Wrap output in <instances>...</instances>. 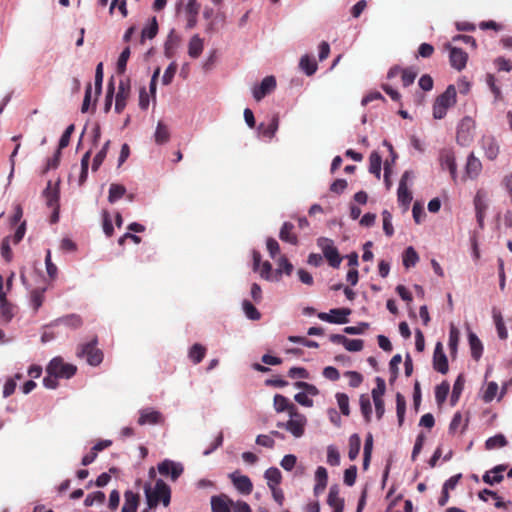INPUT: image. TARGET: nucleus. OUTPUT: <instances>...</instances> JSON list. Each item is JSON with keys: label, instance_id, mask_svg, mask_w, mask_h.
I'll return each instance as SVG.
<instances>
[{"label": "nucleus", "instance_id": "obj_1", "mask_svg": "<svg viewBox=\"0 0 512 512\" xmlns=\"http://www.w3.org/2000/svg\"><path fill=\"white\" fill-rule=\"evenodd\" d=\"M457 92L454 85H449L446 90L440 94L433 104V117L442 119L446 116L447 110L456 104Z\"/></svg>", "mask_w": 512, "mask_h": 512}, {"label": "nucleus", "instance_id": "obj_2", "mask_svg": "<svg viewBox=\"0 0 512 512\" xmlns=\"http://www.w3.org/2000/svg\"><path fill=\"white\" fill-rule=\"evenodd\" d=\"M146 497L149 508L156 507L160 502L168 506L171 499L170 487L162 479H158L153 489L146 490Z\"/></svg>", "mask_w": 512, "mask_h": 512}, {"label": "nucleus", "instance_id": "obj_3", "mask_svg": "<svg viewBox=\"0 0 512 512\" xmlns=\"http://www.w3.org/2000/svg\"><path fill=\"white\" fill-rule=\"evenodd\" d=\"M96 345V339H93L86 344L80 345L77 350V356L80 358H85L86 361L92 366L99 365L103 360V353L100 349L97 348Z\"/></svg>", "mask_w": 512, "mask_h": 512}, {"label": "nucleus", "instance_id": "obj_4", "mask_svg": "<svg viewBox=\"0 0 512 512\" xmlns=\"http://www.w3.org/2000/svg\"><path fill=\"white\" fill-rule=\"evenodd\" d=\"M474 131L475 121L469 116L462 118L457 128V143L461 146H469L474 139Z\"/></svg>", "mask_w": 512, "mask_h": 512}, {"label": "nucleus", "instance_id": "obj_5", "mask_svg": "<svg viewBox=\"0 0 512 512\" xmlns=\"http://www.w3.org/2000/svg\"><path fill=\"white\" fill-rule=\"evenodd\" d=\"M76 366L65 363L62 358H53L46 368L47 374L56 375L58 378L69 379L76 373Z\"/></svg>", "mask_w": 512, "mask_h": 512}, {"label": "nucleus", "instance_id": "obj_6", "mask_svg": "<svg viewBox=\"0 0 512 512\" xmlns=\"http://www.w3.org/2000/svg\"><path fill=\"white\" fill-rule=\"evenodd\" d=\"M318 245L322 248L324 257L327 259L329 265L338 268L342 258L337 248L333 245V242L327 238H320L318 239Z\"/></svg>", "mask_w": 512, "mask_h": 512}, {"label": "nucleus", "instance_id": "obj_7", "mask_svg": "<svg viewBox=\"0 0 512 512\" xmlns=\"http://www.w3.org/2000/svg\"><path fill=\"white\" fill-rule=\"evenodd\" d=\"M351 314L349 308H334L329 313L321 312L318 314L319 319L329 323L346 324L348 323V316Z\"/></svg>", "mask_w": 512, "mask_h": 512}, {"label": "nucleus", "instance_id": "obj_8", "mask_svg": "<svg viewBox=\"0 0 512 512\" xmlns=\"http://www.w3.org/2000/svg\"><path fill=\"white\" fill-rule=\"evenodd\" d=\"M289 416L290 420L286 422L285 429L288 430L293 436L297 438L301 437L304 434L306 417L298 410Z\"/></svg>", "mask_w": 512, "mask_h": 512}, {"label": "nucleus", "instance_id": "obj_9", "mask_svg": "<svg viewBox=\"0 0 512 512\" xmlns=\"http://www.w3.org/2000/svg\"><path fill=\"white\" fill-rule=\"evenodd\" d=\"M137 423L140 426L163 424L164 416L157 410L152 408H144L139 411Z\"/></svg>", "mask_w": 512, "mask_h": 512}, {"label": "nucleus", "instance_id": "obj_10", "mask_svg": "<svg viewBox=\"0 0 512 512\" xmlns=\"http://www.w3.org/2000/svg\"><path fill=\"white\" fill-rule=\"evenodd\" d=\"M329 340L334 344H342L350 352L361 351L364 347L362 339H349L341 334H331Z\"/></svg>", "mask_w": 512, "mask_h": 512}, {"label": "nucleus", "instance_id": "obj_11", "mask_svg": "<svg viewBox=\"0 0 512 512\" xmlns=\"http://www.w3.org/2000/svg\"><path fill=\"white\" fill-rule=\"evenodd\" d=\"M433 368L441 374H446L449 370L448 359L444 353L443 345L437 342L433 353Z\"/></svg>", "mask_w": 512, "mask_h": 512}, {"label": "nucleus", "instance_id": "obj_12", "mask_svg": "<svg viewBox=\"0 0 512 512\" xmlns=\"http://www.w3.org/2000/svg\"><path fill=\"white\" fill-rule=\"evenodd\" d=\"M158 471L162 476H170L171 480L175 481L183 473V466L166 459L158 465Z\"/></svg>", "mask_w": 512, "mask_h": 512}, {"label": "nucleus", "instance_id": "obj_13", "mask_svg": "<svg viewBox=\"0 0 512 512\" xmlns=\"http://www.w3.org/2000/svg\"><path fill=\"white\" fill-rule=\"evenodd\" d=\"M411 176L410 171H405L400 179L399 187L397 191L398 202L405 208L409 206L412 201V193L408 190L407 181Z\"/></svg>", "mask_w": 512, "mask_h": 512}, {"label": "nucleus", "instance_id": "obj_14", "mask_svg": "<svg viewBox=\"0 0 512 512\" xmlns=\"http://www.w3.org/2000/svg\"><path fill=\"white\" fill-rule=\"evenodd\" d=\"M446 47L450 51L449 59L451 66L458 71L463 70L468 60V54L462 49L452 47L451 45H447Z\"/></svg>", "mask_w": 512, "mask_h": 512}, {"label": "nucleus", "instance_id": "obj_15", "mask_svg": "<svg viewBox=\"0 0 512 512\" xmlns=\"http://www.w3.org/2000/svg\"><path fill=\"white\" fill-rule=\"evenodd\" d=\"M234 487L243 495H249L253 490V484L248 476L239 475L238 472L229 475Z\"/></svg>", "mask_w": 512, "mask_h": 512}, {"label": "nucleus", "instance_id": "obj_16", "mask_svg": "<svg viewBox=\"0 0 512 512\" xmlns=\"http://www.w3.org/2000/svg\"><path fill=\"white\" fill-rule=\"evenodd\" d=\"M276 87V79L274 76L265 77L259 86L253 89V97L260 101L267 94L271 93Z\"/></svg>", "mask_w": 512, "mask_h": 512}, {"label": "nucleus", "instance_id": "obj_17", "mask_svg": "<svg viewBox=\"0 0 512 512\" xmlns=\"http://www.w3.org/2000/svg\"><path fill=\"white\" fill-rule=\"evenodd\" d=\"M481 146L487 159L493 161L497 158L499 154V145L494 136L484 135L481 138Z\"/></svg>", "mask_w": 512, "mask_h": 512}, {"label": "nucleus", "instance_id": "obj_18", "mask_svg": "<svg viewBox=\"0 0 512 512\" xmlns=\"http://www.w3.org/2000/svg\"><path fill=\"white\" fill-rule=\"evenodd\" d=\"M440 165L443 169H448L452 178L456 179L457 164L455 161L454 153L449 149H444L440 152Z\"/></svg>", "mask_w": 512, "mask_h": 512}, {"label": "nucleus", "instance_id": "obj_19", "mask_svg": "<svg viewBox=\"0 0 512 512\" xmlns=\"http://www.w3.org/2000/svg\"><path fill=\"white\" fill-rule=\"evenodd\" d=\"M233 501L225 494L212 496L211 509L212 512H231Z\"/></svg>", "mask_w": 512, "mask_h": 512}, {"label": "nucleus", "instance_id": "obj_20", "mask_svg": "<svg viewBox=\"0 0 512 512\" xmlns=\"http://www.w3.org/2000/svg\"><path fill=\"white\" fill-rule=\"evenodd\" d=\"M327 503L333 509V512L344 511V499L339 496V489L336 485L330 487Z\"/></svg>", "mask_w": 512, "mask_h": 512}, {"label": "nucleus", "instance_id": "obj_21", "mask_svg": "<svg viewBox=\"0 0 512 512\" xmlns=\"http://www.w3.org/2000/svg\"><path fill=\"white\" fill-rule=\"evenodd\" d=\"M482 170L481 161L474 155V153H470L467 159L465 174L467 177L471 179H475L479 176Z\"/></svg>", "mask_w": 512, "mask_h": 512}, {"label": "nucleus", "instance_id": "obj_22", "mask_svg": "<svg viewBox=\"0 0 512 512\" xmlns=\"http://www.w3.org/2000/svg\"><path fill=\"white\" fill-rule=\"evenodd\" d=\"M507 469L506 465H497L483 475V481L489 485L500 483L504 479L503 472Z\"/></svg>", "mask_w": 512, "mask_h": 512}, {"label": "nucleus", "instance_id": "obj_23", "mask_svg": "<svg viewBox=\"0 0 512 512\" xmlns=\"http://www.w3.org/2000/svg\"><path fill=\"white\" fill-rule=\"evenodd\" d=\"M43 196L46 199V204L50 208L59 207V189L57 186L52 187V182L48 181Z\"/></svg>", "mask_w": 512, "mask_h": 512}, {"label": "nucleus", "instance_id": "obj_24", "mask_svg": "<svg viewBox=\"0 0 512 512\" xmlns=\"http://www.w3.org/2000/svg\"><path fill=\"white\" fill-rule=\"evenodd\" d=\"M274 408L277 412L287 411L289 415L298 410L288 398L280 394L274 396Z\"/></svg>", "mask_w": 512, "mask_h": 512}, {"label": "nucleus", "instance_id": "obj_25", "mask_svg": "<svg viewBox=\"0 0 512 512\" xmlns=\"http://www.w3.org/2000/svg\"><path fill=\"white\" fill-rule=\"evenodd\" d=\"M294 225L291 222H284L279 233V238L287 243H290L292 245L298 244V237L293 232Z\"/></svg>", "mask_w": 512, "mask_h": 512}, {"label": "nucleus", "instance_id": "obj_26", "mask_svg": "<svg viewBox=\"0 0 512 512\" xmlns=\"http://www.w3.org/2000/svg\"><path fill=\"white\" fill-rule=\"evenodd\" d=\"M315 480H316V484L314 486V493H315V495H319L320 493H322L325 490V488L327 486L328 473H327L326 468L319 466L316 469Z\"/></svg>", "mask_w": 512, "mask_h": 512}, {"label": "nucleus", "instance_id": "obj_27", "mask_svg": "<svg viewBox=\"0 0 512 512\" xmlns=\"http://www.w3.org/2000/svg\"><path fill=\"white\" fill-rule=\"evenodd\" d=\"M279 127V117L274 115L268 125L261 123L258 127L259 132L266 138L272 139Z\"/></svg>", "mask_w": 512, "mask_h": 512}, {"label": "nucleus", "instance_id": "obj_28", "mask_svg": "<svg viewBox=\"0 0 512 512\" xmlns=\"http://www.w3.org/2000/svg\"><path fill=\"white\" fill-rule=\"evenodd\" d=\"M469 346L471 349V356L476 361L479 360L483 353V345L477 335L473 332H469L468 334Z\"/></svg>", "mask_w": 512, "mask_h": 512}, {"label": "nucleus", "instance_id": "obj_29", "mask_svg": "<svg viewBox=\"0 0 512 512\" xmlns=\"http://www.w3.org/2000/svg\"><path fill=\"white\" fill-rule=\"evenodd\" d=\"M207 349L200 343L193 344L188 352V357L193 364H199L205 357Z\"/></svg>", "mask_w": 512, "mask_h": 512}, {"label": "nucleus", "instance_id": "obj_30", "mask_svg": "<svg viewBox=\"0 0 512 512\" xmlns=\"http://www.w3.org/2000/svg\"><path fill=\"white\" fill-rule=\"evenodd\" d=\"M128 96V92L125 89V82L123 79L119 81V90L116 94L115 98V111L117 113H121L126 107V98Z\"/></svg>", "mask_w": 512, "mask_h": 512}, {"label": "nucleus", "instance_id": "obj_31", "mask_svg": "<svg viewBox=\"0 0 512 512\" xmlns=\"http://www.w3.org/2000/svg\"><path fill=\"white\" fill-rule=\"evenodd\" d=\"M474 206H475V211H476L477 222H478L480 228H483L484 217H485L487 205L484 202V200L482 199L479 192L476 194V196L474 198Z\"/></svg>", "mask_w": 512, "mask_h": 512}, {"label": "nucleus", "instance_id": "obj_32", "mask_svg": "<svg viewBox=\"0 0 512 512\" xmlns=\"http://www.w3.org/2000/svg\"><path fill=\"white\" fill-rule=\"evenodd\" d=\"M264 477L269 488L277 487L282 481L281 471L276 467L268 468L264 473Z\"/></svg>", "mask_w": 512, "mask_h": 512}, {"label": "nucleus", "instance_id": "obj_33", "mask_svg": "<svg viewBox=\"0 0 512 512\" xmlns=\"http://www.w3.org/2000/svg\"><path fill=\"white\" fill-rule=\"evenodd\" d=\"M101 224L105 236L112 237L114 235L113 217L106 209L101 212Z\"/></svg>", "mask_w": 512, "mask_h": 512}, {"label": "nucleus", "instance_id": "obj_34", "mask_svg": "<svg viewBox=\"0 0 512 512\" xmlns=\"http://www.w3.org/2000/svg\"><path fill=\"white\" fill-rule=\"evenodd\" d=\"M203 40L199 37V35H194L188 45V54L192 58H198L203 51Z\"/></svg>", "mask_w": 512, "mask_h": 512}, {"label": "nucleus", "instance_id": "obj_35", "mask_svg": "<svg viewBox=\"0 0 512 512\" xmlns=\"http://www.w3.org/2000/svg\"><path fill=\"white\" fill-rule=\"evenodd\" d=\"M299 67L307 76H312L317 71L316 61L309 55H303L301 57Z\"/></svg>", "mask_w": 512, "mask_h": 512}, {"label": "nucleus", "instance_id": "obj_36", "mask_svg": "<svg viewBox=\"0 0 512 512\" xmlns=\"http://www.w3.org/2000/svg\"><path fill=\"white\" fill-rule=\"evenodd\" d=\"M126 195V188L123 185L111 184L108 191V201L111 204L116 203Z\"/></svg>", "mask_w": 512, "mask_h": 512}, {"label": "nucleus", "instance_id": "obj_37", "mask_svg": "<svg viewBox=\"0 0 512 512\" xmlns=\"http://www.w3.org/2000/svg\"><path fill=\"white\" fill-rule=\"evenodd\" d=\"M381 164L382 158L380 154L376 151H373L369 157V172L374 174L378 179H380L381 175Z\"/></svg>", "mask_w": 512, "mask_h": 512}, {"label": "nucleus", "instance_id": "obj_38", "mask_svg": "<svg viewBox=\"0 0 512 512\" xmlns=\"http://www.w3.org/2000/svg\"><path fill=\"white\" fill-rule=\"evenodd\" d=\"M493 319L495 322V326L497 329V333L500 339H506L508 337V332L504 324V320L502 314L497 309H493Z\"/></svg>", "mask_w": 512, "mask_h": 512}, {"label": "nucleus", "instance_id": "obj_39", "mask_svg": "<svg viewBox=\"0 0 512 512\" xmlns=\"http://www.w3.org/2000/svg\"><path fill=\"white\" fill-rule=\"evenodd\" d=\"M361 439L358 434H353L349 438L348 457L350 460H355L360 452Z\"/></svg>", "mask_w": 512, "mask_h": 512}, {"label": "nucleus", "instance_id": "obj_40", "mask_svg": "<svg viewBox=\"0 0 512 512\" xmlns=\"http://www.w3.org/2000/svg\"><path fill=\"white\" fill-rule=\"evenodd\" d=\"M418 261L419 256L416 250L412 246L406 248L403 253V265L406 268H411L414 267Z\"/></svg>", "mask_w": 512, "mask_h": 512}, {"label": "nucleus", "instance_id": "obj_41", "mask_svg": "<svg viewBox=\"0 0 512 512\" xmlns=\"http://www.w3.org/2000/svg\"><path fill=\"white\" fill-rule=\"evenodd\" d=\"M450 391V385L447 381H443L435 388V399L438 406L443 405Z\"/></svg>", "mask_w": 512, "mask_h": 512}, {"label": "nucleus", "instance_id": "obj_42", "mask_svg": "<svg viewBox=\"0 0 512 512\" xmlns=\"http://www.w3.org/2000/svg\"><path fill=\"white\" fill-rule=\"evenodd\" d=\"M464 384H465L464 376L462 374H460L457 377V379L455 380L454 385H453L452 395H451V399H450L452 406H454L458 402L460 395L464 389Z\"/></svg>", "mask_w": 512, "mask_h": 512}, {"label": "nucleus", "instance_id": "obj_43", "mask_svg": "<svg viewBox=\"0 0 512 512\" xmlns=\"http://www.w3.org/2000/svg\"><path fill=\"white\" fill-rule=\"evenodd\" d=\"M158 33V22L156 17H152L149 20V23L142 29L141 35L142 40L144 39H153Z\"/></svg>", "mask_w": 512, "mask_h": 512}, {"label": "nucleus", "instance_id": "obj_44", "mask_svg": "<svg viewBox=\"0 0 512 512\" xmlns=\"http://www.w3.org/2000/svg\"><path fill=\"white\" fill-rule=\"evenodd\" d=\"M507 443V439L503 434H497L486 440L485 447L487 450H493L496 448L505 447Z\"/></svg>", "mask_w": 512, "mask_h": 512}, {"label": "nucleus", "instance_id": "obj_45", "mask_svg": "<svg viewBox=\"0 0 512 512\" xmlns=\"http://www.w3.org/2000/svg\"><path fill=\"white\" fill-rule=\"evenodd\" d=\"M406 411V400L401 393L396 394V413L398 418L399 426H402L404 422V416Z\"/></svg>", "mask_w": 512, "mask_h": 512}, {"label": "nucleus", "instance_id": "obj_46", "mask_svg": "<svg viewBox=\"0 0 512 512\" xmlns=\"http://www.w3.org/2000/svg\"><path fill=\"white\" fill-rule=\"evenodd\" d=\"M170 138V133L168 130V127L163 124L162 122H159L156 128L155 132V141L158 144H164L166 143Z\"/></svg>", "mask_w": 512, "mask_h": 512}, {"label": "nucleus", "instance_id": "obj_47", "mask_svg": "<svg viewBox=\"0 0 512 512\" xmlns=\"http://www.w3.org/2000/svg\"><path fill=\"white\" fill-rule=\"evenodd\" d=\"M459 343V331L455 326H451L449 331V349L452 356H455L457 352V346Z\"/></svg>", "mask_w": 512, "mask_h": 512}, {"label": "nucleus", "instance_id": "obj_48", "mask_svg": "<svg viewBox=\"0 0 512 512\" xmlns=\"http://www.w3.org/2000/svg\"><path fill=\"white\" fill-rule=\"evenodd\" d=\"M59 322L73 329H77L83 324L82 318L76 314L67 315L59 319Z\"/></svg>", "mask_w": 512, "mask_h": 512}, {"label": "nucleus", "instance_id": "obj_49", "mask_svg": "<svg viewBox=\"0 0 512 512\" xmlns=\"http://www.w3.org/2000/svg\"><path fill=\"white\" fill-rule=\"evenodd\" d=\"M360 408L361 412L366 420V422H370L371 420V414H372V407L371 402L368 396L361 395L360 396Z\"/></svg>", "mask_w": 512, "mask_h": 512}, {"label": "nucleus", "instance_id": "obj_50", "mask_svg": "<svg viewBox=\"0 0 512 512\" xmlns=\"http://www.w3.org/2000/svg\"><path fill=\"white\" fill-rule=\"evenodd\" d=\"M242 306L247 318L251 320H259L261 318L260 312L250 301L244 300Z\"/></svg>", "mask_w": 512, "mask_h": 512}, {"label": "nucleus", "instance_id": "obj_51", "mask_svg": "<svg viewBox=\"0 0 512 512\" xmlns=\"http://www.w3.org/2000/svg\"><path fill=\"white\" fill-rule=\"evenodd\" d=\"M128 61V47H125L121 52L116 65V72L119 76L123 77L126 71V65Z\"/></svg>", "mask_w": 512, "mask_h": 512}, {"label": "nucleus", "instance_id": "obj_52", "mask_svg": "<svg viewBox=\"0 0 512 512\" xmlns=\"http://www.w3.org/2000/svg\"><path fill=\"white\" fill-rule=\"evenodd\" d=\"M498 384L496 382H489L487 384L486 390L482 396V399L485 403H490L496 396L498 392Z\"/></svg>", "mask_w": 512, "mask_h": 512}, {"label": "nucleus", "instance_id": "obj_53", "mask_svg": "<svg viewBox=\"0 0 512 512\" xmlns=\"http://www.w3.org/2000/svg\"><path fill=\"white\" fill-rule=\"evenodd\" d=\"M278 268L276 270V274L281 275L285 273L286 275H290L293 271V265L289 262V260L285 256H281L278 260Z\"/></svg>", "mask_w": 512, "mask_h": 512}, {"label": "nucleus", "instance_id": "obj_54", "mask_svg": "<svg viewBox=\"0 0 512 512\" xmlns=\"http://www.w3.org/2000/svg\"><path fill=\"white\" fill-rule=\"evenodd\" d=\"M44 289H35L31 292V304L35 311H37L44 301Z\"/></svg>", "mask_w": 512, "mask_h": 512}, {"label": "nucleus", "instance_id": "obj_55", "mask_svg": "<svg viewBox=\"0 0 512 512\" xmlns=\"http://www.w3.org/2000/svg\"><path fill=\"white\" fill-rule=\"evenodd\" d=\"M336 399H337L338 406L340 408L341 413L345 416H349V414H350L349 397L345 393H337Z\"/></svg>", "mask_w": 512, "mask_h": 512}, {"label": "nucleus", "instance_id": "obj_56", "mask_svg": "<svg viewBox=\"0 0 512 512\" xmlns=\"http://www.w3.org/2000/svg\"><path fill=\"white\" fill-rule=\"evenodd\" d=\"M372 446H373V438L372 435L369 434L368 437L365 440L364 444V458H363V467L366 469L369 465L370 458H371V452H372Z\"/></svg>", "mask_w": 512, "mask_h": 512}, {"label": "nucleus", "instance_id": "obj_57", "mask_svg": "<svg viewBox=\"0 0 512 512\" xmlns=\"http://www.w3.org/2000/svg\"><path fill=\"white\" fill-rule=\"evenodd\" d=\"M105 501V494L101 491H96L88 494L84 500L85 506H92L94 503L102 504Z\"/></svg>", "mask_w": 512, "mask_h": 512}, {"label": "nucleus", "instance_id": "obj_58", "mask_svg": "<svg viewBox=\"0 0 512 512\" xmlns=\"http://www.w3.org/2000/svg\"><path fill=\"white\" fill-rule=\"evenodd\" d=\"M178 43V38L175 35L174 30H171L168 36V39L165 43V54L167 57H171L173 55V50Z\"/></svg>", "mask_w": 512, "mask_h": 512}, {"label": "nucleus", "instance_id": "obj_59", "mask_svg": "<svg viewBox=\"0 0 512 512\" xmlns=\"http://www.w3.org/2000/svg\"><path fill=\"white\" fill-rule=\"evenodd\" d=\"M45 264H46V270L47 274L51 279H55L57 277L58 268L57 266L52 262L51 259V251L47 250L46 256H45Z\"/></svg>", "mask_w": 512, "mask_h": 512}, {"label": "nucleus", "instance_id": "obj_60", "mask_svg": "<svg viewBox=\"0 0 512 512\" xmlns=\"http://www.w3.org/2000/svg\"><path fill=\"white\" fill-rule=\"evenodd\" d=\"M401 74L403 86L408 87L414 82L417 76V71L413 70L412 68H406L402 69Z\"/></svg>", "mask_w": 512, "mask_h": 512}, {"label": "nucleus", "instance_id": "obj_61", "mask_svg": "<svg viewBox=\"0 0 512 512\" xmlns=\"http://www.w3.org/2000/svg\"><path fill=\"white\" fill-rule=\"evenodd\" d=\"M382 217H383V230L387 236L391 237L394 234V229H393L392 222H391L392 216L387 210H384L382 212Z\"/></svg>", "mask_w": 512, "mask_h": 512}, {"label": "nucleus", "instance_id": "obj_62", "mask_svg": "<svg viewBox=\"0 0 512 512\" xmlns=\"http://www.w3.org/2000/svg\"><path fill=\"white\" fill-rule=\"evenodd\" d=\"M73 132H74V125L71 124L66 128V130L64 131V133L62 134V136L59 140V145H58L59 150H62L69 145L70 138H71V135Z\"/></svg>", "mask_w": 512, "mask_h": 512}, {"label": "nucleus", "instance_id": "obj_63", "mask_svg": "<svg viewBox=\"0 0 512 512\" xmlns=\"http://www.w3.org/2000/svg\"><path fill=\"white\" fill-rule=\"evenodd\" d=\"M327 463L331 466H337L340 463V454L333 446H329L327 449Z\"/></svg>", "mask_w": 512, "mask_h": 512}, {"label": "nucleus", "instance_id": "obj_64", "mask_svg": "<svg viewBox=\"0 0 512 512\" xmlns=\"http://www.w3.org/2000/svg\"><path fill=\"white\" fill-rule=\"evenodd\" d=\"M357 477V467L355 465L350 466L344 472V483L347 486H353Z\"/></svg>", "mask_w": 512, "mask_h": 512}]
</instances>
